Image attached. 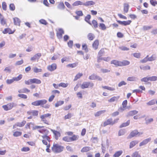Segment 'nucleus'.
<instances>
[{
	"label": "nucleus",
	"mask_w": 157,
	"mask_h": 157,
	"mask_svg": "<svg viewBox=\"0 0 157 157\" xmlns=\"http://www.w3.org/2000/svg\"><path fill=\"white\" fill-rule=\"evenodd\" d=\"M31 81L32 84H40L41 83V81L38 79L36 78H33L31 79Z\"/></svg>",
	"instance_id": "nucleus-32"
},
{
	"label": "nucleus",
	"mask_w": 157,
	"mask_h": 157,
	"mask_svg": "<svg viewBox=\"0 0 157 157\" xmlns=\"http://www.w3.org/2000/svg\"><path fill=\"white\" fill-rule=\"evenodd\" d=\"M30 150V149L28 147H24L21 149V151L22 152H27L29 151Z\"/></svg>",
	"instance_id": "nucleus-59"
},
{
	"label": "nucleus",
	"mask_w": 157,
	"mask_h": 157,
	"mask_svg": "<svg viewBox=\"0 0 157 157\" xmlns=\"http://www.w3.org/2000/svg\"><path fill=\"white\" fill-rule=\"evenodd\" d=\"M68 85V83L61 82L59 84V87H62L63 88H65L67 87Z\"/></svg>",
	"instance_id": "nucleus-50"
},
{
	"label": "nucleus",
	"mask_w": 157,
	"mask_h": 157,
	"mask_svg": "<svg viewBox=\"0 0 157 157\" xmlns=\"http://www.w3.org/2000/svg\"><path fill=\"white\" fill-rule=\"evenodd\" d=\"M64 101H58L55 104V106L56 107H58L64 104Z\"/></svg>",
	"instance_id": "nucleus-47"
},
{
	"label": "nucleus",
	"mask_w": 157,
	"mask_h": 157,
	"mask_svg": "<svg viewBox=\"0 0 157 157\" xmlns=\"http://www.w3.org/2000/svg\"><path fill=\"white\" fill-rule=\"evenodd\" d=\"M111 64H114L116 67H121V61L117 59H113L111 62Z\"/></svg>",
	"instance_id": "nucleus-22"
},
{
	"label": "nucleus",
	"mask_w": 157,
	"mask_h": 157,
	"mask_svg": "<svg viewBox=\"0 0 157 157\" xmlns=\"http://www.w3.org/2000/svg\"><path fill=\"white\" fill-rule=\"evenodd\" d=\"M19 93H28L30 92V90L26 88H23L18 90Z\"/></svg>",
	"instance_id": "nucleus-30"
},
{
	"label": "nucleus",
	"mask_w": 157,
	"mask_h": 157,
	"mask_svg": "<svg viewBox=\"0 0 157 157\" xmlns=\"http://www.w3.org/2000/svg\"><path fill=\"white\" fill-rule=\"evenodd\" d=\"M130 62L127 60H124L122 61H121V67L128 65L130 64Z\"/></svg>",
	"instance_id": "nucleus-33"
},
{
	"label": "nucleus",
	"mask_w": 157,
	"mask_h": 157,
	"mask_svg": "<svg viewBox=\"0 0 157 157\" xmlns=\"http://www.w3.org/2000/svg\"><path fill=\"white\" fill-rule=\"evenodd\" d=\"M133 56L137 58H140V57L141 54L140 53H134L133 54Z\"/></svg>",
	"instance_id": "nucleus-61"
},
{
	"label": "nucleus",
	"mask_w": 157,
	"mask_h": 157,
	"mask_svg": "<svg viewBox=\"0 0 157 157\" xmlns=\"http://www.w3.org/2000/svg\"><path fill=\"white\" fill-rule=\"evenodd\" d=\"M39 112L37 110H32L28 111L27 113V114L29 116L27 117L28 119H32L33 116H37Z\"/></svg>",
	"instance_id": "nucleus-10"
},
{
	"label": "nucleus",
	"mask_w": 157,
	"mask_h": 157,
	"mask_svg": "<svg viewBox=\"0 0 157 157\" xmlns=\"http://www.w3.org/2000/svg\"><path fill=\"white\" fill-rule=\"evenodd\" d=\"M125 133V131L124 129H120L118 132V135L119 136L123 135Z\"/></svg>",
	"instance_id": "nucleus-58"
},
{
	"label": "nucleus",
	"mask_w": 157,
	"mask_h": 157,
	"mask_svg": "<svg viewBox=\"0 0 157 157\" xmlns=\"http://www.w3.org/2000/svg\"><path fill=\"white\" fill-rule=\"evenodd\" d=\"M138 143V141L136 140H133L131 141L129 144V148H131L134 147Z\"/></svg>",
	"instance_id": "nucleus-28"
},
{
	"label": "nucleus",
	"mask_w": 157,
	"mask_h": 157,
	"mask_svg": "<svg viewBox=\"0 0 157 157\" xmlns=\"http://www.w3.org/2000/svg\"><path fill=\"white\" fill-rule=\"evenodd\" d=\"M119 120V118H117L114 120L112 118L107 119L103 123V126L105 127L108 125H113L117 123Z\"/></svg>",
	"instance_id": "nucleus-5"
},
{
	"label": "nucleus",
	"mask_w": 157,
	"mask_h": 157,
	"mask_svg": "<svg viewBox=\"0 0 157 157\" xmlns=\"http://www.w3.org/2000/svg\"><path fill=\"white\" fill-rule=\"evenodd\" d=\"M16 106V104L13 102H10L2 106V108L5 111L10 110Z\"/></svg>",
	"instance_id": "nucleus-6"
},
{
	"label": "nucleus",
	"mask_w": 157,
	"mask_h": 157,
	"mask_svg": "<svg viewBox=\"0 0 157 157\" xmlns=\"http://www.w3.org/2000/svg\"><path fill=\"white\" fill-rule=\"evenodd\" d=\"M141 81L143 82H147L148 81H150L149 77H144L141 79Z\"/></svg>",
	"instance_id": "nucleus-62"
},
{
	"label": "nucleus",
	"mask_w": 157,
	"mask_h": 157,
	"mask_svg": "<svg viewBox=\"0 0 157 157\" xmlns=\"http://www.w3.org/2000/svg\"><path fill=\"white\" fill-rule=\"evenodd\" d=\"M57 67V64L56 63H53L47 67V69L50 71H52L56 70Z\"/></svg>",
	"instance_id": "nucleus-15"
},
{
	"label": "nucleus",
	"mask_w": 157,
	"mask_h": 157,
	"mask_svg": "<svg viewBox=\"0 0 157 157\" xmlns=\"http://www.w3.org/2000/svg\"><path fill=\"white\" fill-rule=\"evenodd\" d=\"M155 103L154 99H152L147 103V104L148 105H154Z\"/></svg>",
	"instance_id": "nucleus-60"
},
{
	"label": "nucleus",
	"mask_w": 157,
	"mask_h": 157,
	"mask_svg": "<svg viewBox=\"0 0 157 157\" xmlns=\"http://www.w3.org/2000/svg\"><path fill=\"white\" fill-rule=\"evenodd\" d=\"M44 127V126L36 125L33 127V129L38 130V131L41 133L48 134L49 132L48 130L46 129H41Z\"/></svg>",
	"instance_id": "nucleus-7"
},
{
	"label": "nucleus",
	"mask_w": 157,
	"mask_h": 157,
	"mask_svg": "<svg viewBox=\"0 0 157 157\" xmlns=\"http://www.w3.org/2000/svg\"><path fill=\"white\" fill-rule=\"evenodd\" d=\"M130 123V121L129 120H128L126 122H124L122 123L120 126V128H122L124 127H125L128 126Z\"/></svg>",
	"instance_id": "nucleus-36"
},
{
	"label": "nucleus",
	"mask_w": 157,
	"mask_h": 157,
	"mask_svg": "<svg viewBox=\"0 0 157 157\" xmlns=\"http://www.w3.org/2000/svg\"><path fill=\"white\" fill-rule=\"evenodd\" d=\"M51 131L54 135L55 139L58 140L59 137L61 136L60 133L59 131L54 130H52Z\"/></svg>",
	"instance_id": "nucleus-21"
},
{
	"label": "nucleus",
	"mask_w": 157,
	"mask_h": 157,
	"mask_svg": "<svg viewBox=\"0 0 157 157\" xmlns=\"http://www.w3.org/2000/svg\"><path fill=\"white\" fill-rule=\"evenodd\" d=\"M106 111L105 110H100L94 114V116L95 117H98L100 116L102 114L105 112Z\"/></svg>",
	"instance_id": "nucleus-39"
},
{
	"label": "nucleus",
	"mask_w": 157,
	"mask_h": 157,
	"mask_svg": "<svg viewBox=\"0 0 157 157\" xmlns=\"http://www.w3.org/2000/svg\"><path fill=\"white\" fill-rule=\"evenodd\" d=\"M41 136L42 138V142L43 144L45 145H48V143H50L51 141V138L49 136H48V134H45Z\"/></svg>",
	"instance_id": "nucleus-11"
},
{
	"label": "nucleus",
	"mask_w": 157,
	"mask_h": 157,
	"mask_svg": "<svg viewBox=\"0 0 157 157\" xmlns=\"http://www.w3.org/2000/svg\"><path fill=\"white\" fill-rule=\"evenodd\" d=\"M91 18V16L90 15H87L85 17V20L87 23L90 24V20Z\"/></svg>",
	"instance_id": "nucleus-57"
},
{
	"label": "nucleus",
	"mask_w": 157,
	"mask_h": 157,
	"mask_svg": "<svg viewBox=\"0 0 157 157\" xmlns=\"http://www.w3.org/2000/svg\"><path fill=\"white\" fill-rule=\"evenodd\" d=\"M99 45V40H96L93 43L92 47L94 49L97 50L98 48Z\"/></svg>",
	"instance_id": "nucleus-25"
},
{
	"label": "nucleus",
	"mask_w": 157,
	"mask_h": 157,
	"mask_svg": "<svg viewBox=\"0 0 157 157\" xmlns=\"http://www.w3.org/2000/svg\"><path fill=\"white\" fill-rule=\"evenodd\" d=\"M13 136L14 137L20 136L22 134V132L21 131L14 130L13 131Z\"/></svg>",
	"instance_id": "nucleus-24"
},
{
	"label": "nucleus",
	"mask_w": 157,
	"mask_h": 157,
	"mask_svg": "<svg viewBox=\"0 0 157 157\" xmlns=\"http://www.w3.org/2000/svg\"><path fill=\"white\" fill-rule=\"evenodd\" d=\"M122 151H119L116 152L113 155V157H119L122 154Z\"/></svg>",
	"instance_id": "nucleus-43"
},
{
	"label": "nucleus",
	"mask_w": 157,
	"mask_h": 157,
	"mask_svg": "<svg viewBox=\"0 0 157 157\" xmlns=\"http://www.w3.org/2000/svg\"><path fill=\"white\" fill-rule=\"evenodd\" d=\"M102 88L104 89H106L110 91H114L115 89L114 87H112L107 86H102Z\"/></svg>",
	"instance_id": "nucleus-41"
},
{
	"label": "nucleus",
	"mask_w": 157,
	"mask_h": 157,
	"mask_svg": "<svg viewBox=\"0 0 157 157\" xmlns=\"http://www.w3.org/2000/svg\"><path fill=\"white\" fill-rule=\"evenodd\" d=\"M145 121L146 123V124H148L153 121V119L152 118H148V117H146L145 118Z\"/></svg>",
	"instance_id": "nucleus-48"
},
{
	"label": "nucleus",
	"mask_w": 157,
	"mask_h": 157,
	"mask_svg": "<svg viewBox=\"0 0 157 157\" xmlns=\"http://www.w3.org/2000/svg\"><path fill=\"white\" fill-rule=\"evenodd\" d=\"M18 96L20 98H21L26 99L27 98V96L26 95L24 94H19L18 95Z\"/></svg>",
	"instance_id": "nucleus-56"
},
{
	"label": "nucleus",
	"mask_w": 157,
	"mask_h": 157,
	"mask_svg": "<svg viewBox=\"0 0 157 157\" xmlns=\"http://www.w3.org/2000/svg\"><path fill=\"white\" fill-rule=\"evenodd\" d=\"M22 77V75L21 74L19 75L17 77H14L12 79H7L6 82L7 84H10L12 83L14 81H18L21 80Z\"/></svg>",
	"instance_id": "nucleus-12"
},
{
	"label": "nucleus",
	"mask_w": 157,
	"mask_h": 157,
	"mask_svg": "<svg viewBox=\"0 0 157 157\" xmlns=\"http://www.w3.org/2000/svg\"><path fill=\"white\" fill-rule=\"evenodd\" d=\"M72 116V115L71 113H68L67 115H66L64 117V120H67L69 119Z\"/></svg>",
	"instance_id": "nucleus-54"
},
{
	"label": "nucleus",
	"mask_w": 157,
	"mask_h": 157,
	"mask_svg": "<svg viewBox=\"0 0 157 157\" xmlns=\"http://www.w3.org/2000/svg\"><path fill=\"white\" fill-rule=\"evenodd\" d=\"M143 134V132H139L137 130L135 129L130 132L127 138L128 139H131L134 137L140 136Z\"/></svg>",
	"instance_id": "nucleus-8"
},
{
	"label": "nucleus",
	"mask_w": 157,
	"mask_h": 157,
	"mask_svg": "<svg viewBox=\"0 0 157 157\" xmlns=\"http://www.w3.org/2000/svg\"><path fill=\"white\" fill-rule=\"evenodd\" d=\"M51 114L49 113H47L42 115L40 116V118L41 121L44 124L47 125L50 124V121L49 118H50Z\"/></svg>",
	"instance_id": "nucleus-3"
},
{
	"label": "nucleus",
	"mask_w": 157,
	"mask_h": 157,
	"mask_svg": "<svg viewBox=\"0 0 157 157\" xmlns=\"http://www.w3.org/2000/svg\"><path fill=\"white\" fill-rule=\"evenodd\" d=\"M13 22L15 25L20 26L21 21L18 17H15L13 18Z\"/></svg>",
	"instance_id": "nucleus-26"
},
{
	"label": "nucleus",
	"mask_w": 157,
	"mask_h": 157,
	"mask_svg": "<svg viewBox=\"0 0 157 157\" xmlns=\"http://www.w3.org/2000/svg\"><path fill=\"white\" fill-rule=\"evenodd\" d=\"M119 96H117V97L113 96L110 98L109 100H108L109 102H112L116 101H117L119 98Z\"/></svg>",
	"instance_id": "nucleus-38"
},
{
	"label": "nucleus",
	"mask_w": 157,
	"mask_h": 157,
	"mask_svg": "<svg viewBox=\"0 0 157 157\" xmlns=\"http://www.w3.org/2000/svg\"><path fill=\"white\" fill-rule=\"evenodd\" d=\"M141 69L143 70H149L150 69V67L148 65L146 66H142L140 67Z\"/></svg>",
	"instance_id": "nucleus-53"
},
{
	"label": "nucleus",
	"mask_w": 157,
	"mask_h": 157,
	"mask_svg": "<svg viewBox=\"0 0 157 157\" xmlns=\"http://www.w3.org/2000/svg\"><path fill=\"white\" fill-rule=\"evenodd\" d=\"M78 63H71L67 64V67H68L74 68L76 67L78 65Z\"/></svg>",
	"instance_id": "nucleus-42"
},
{
	"label": "nucleus",
	"mask_w": 157,
	"mask_h": 157,
	"mask_svg": "<svg viewBox=\"0 0 157 157\" xmlns=\"http://www.w3.org/2000/svg\"><path fill=\"white\" fill-rule=\"evenodd\" d=\"M84 3L81 1H77L75 2L72 5L74 6H77L78 5H83Z\"/></svg>",
	"instance_id": "nucleus-37"
},
{
	"label": "nucleus",
	"mask_w": 157,
	"mask_h": 157,
	"mask_svg": "<svg viewBox=\"0 0 157 157\" xmlns=\"http://www.w3.org/2000/svg\"><path fill=\"white\" fill-rule=\"evenodd\" d=\"M26 121L25 120L23 121L22 122H18L15 125H14L13 126V128H15V126H16L17 127H23L26 123Z\"/></svg>",
	"instance_id": "nucleus-18"
},
{
	"label": "nucleus",
	"mask_w": 157,
	"mask_h": 157,
	"mask_svg": "<svg viewBox=\"0 0 157 157\" xmlns=\"http://www.w3.org/2000/svg\"><path fill=\"white\" fill-rule=\"evenodd\" d=\"M150 81L151 82H155L157 81V76H152L149 77Z\"/></svg>",
	"instance_id": "nucleus-52"
},
{
	"label": "nucleus",
	"mask_w": 157,
	"mask_h": 157,
	"mask_svg": "<svg viewBox=\"0 0 157 157\" xmlns=\"http://www.w3.org/2000/svg\"><path fill=\"white\" fill-rule=\"evenodd\" d=\"M105 53L104 49H101L99 52L98 55V56H102L103 54Z\"/></svg>",
	"instance_id": "nucleus-64"
},
{
	"label": "nucleus",
	"mask_w": 157,
	"mask_h": 157,
	"mask_svg": "<svg viewBox=\"0 0 157 157\" xmlns=\"http://www.w3.org/2000/svg\"><path fill=\"white\" fill-rule=\"evenodd\" d=\"M47 102V100L45 99L38 100L32 102V105L35 106L40 105L45 109H48L50 107L49 105L47 104L44 105L45 104H46Z\"/></svg>",
	"instance_id": "nucleus-2"
},
{
	"label": "nucleus",
	"mask_w": 157,
	"mask_h": 157,
	"mask_svg": "<svg viewBox=\"0 0 157 157\" xmlns=\"http://www.w3.org/2000/svg\"><path fill=\"white\" fill-rule=\"evenodd\" d=\"M65 135L68 136H64L62 138L63 141L66 142H71L78 140L79 136L73 134V132L71 131L66 132Z\"/></svg>",
	"instance_id": "nucleus-1"
},
{
	"label": "nucleus",
	"mask_w": 157,
	"mask_h": 157,
	"mask_svg": "<svg viewBox=\"0 0 157 157\" xmlns=\"http://www.w3.org/2000/svg\"><path fill=\"white\" fill-rule=\"evenodd\" d=\"M132 157H141V156L138 151H136L132 153Z\"/></svg>",
	"instance_id": "nucleus-46"
},
{
	"label": "nucleus",
	"mask_w": 157,
	"mask_h": 157,
	"mask_svg": "<svg viewBox=\"0 0 157 157\" xmlns=\"http://www.w3.org/2000/svg\"><path fill=\"white\" fill-rule=\"evenodd\" d=\"M64 33V31L62 29H59L56 32V36L58 38L61 39Z\"/></svg>",
	"instance_id": "nucleus-17"
},
{
	"label": "nucleus",
	"mask_w": 157,
	"mask_h": 157,
	"mask_svg": "<svg viewBox=\"0 0 157 157\" xmlns=\"http://www.w3.org/2000/svg\"><path fill=\"white\" fill-rule=\"evenodd\" d=\"M33 71L36 73L41 72L42 71V69H39L37 67H34L33 68Z\"/></svg>",
	"instance_id": "nucleus-55"
},
{
	"label": "nucleus",
	"mask_w": 157,
	"mask_h": 157,
	"mask_svg": "<svg viewBox=\"0 0 157 157\" xmlns=\"http://www.w3.org/2000/svg\"><path fill=\"white\" fill-rule=\"evenodd\" d=\"M88 39L90 41L93 40L95 38L94 35L91 33L88 34L87 36Z\"/></svg>",
	"instance_id": "nucleus-35"
},
{
	"label": "nucleus",
	"mask_w": 157,
	"mask_h": 157,
	"mask_svg": "<svg viewBox=\"0 0 157 157\" xmlns=\"http://www.w3.org/2000/svg\"><path fill=\"white\" fill-rule=\"evenodd\" d=\"M94 86V84L90 82H84L81 85L80 87L82 89H84L89 88H92Z\"/></svg>",
	"instance_id": "nucleus-9"
},
{
	"label": "nucleus",
	"mask_w": 157,
	"mask_h": 157,
	"mask_svg": "<svg viewBox=\"0 0 157 157\" xmlns=\"http://www.w3.org/2000/svg\"><path fill=\"white\" fill-rule=\"evenodd\" d=\"M58 6L57 7L58 9L62 10H63L65 8V6L64 4V3L62 2H60L57 3Z\"/></svg>",
	"instance_id": "nucleus-27"
},
{
	"label": "nucleus",
	"mask_w": 157,
	"mask_h": 157,
	"mask_svg": "<svg viewBox=\"0 0 157 157\" xmlns=\"http://www.w3.org/2000/svg\"><path fill=\"white\" fill-rule=\"evenodd\" d=\"M83 75V74L82 73H78L75 76L74 80H77L78 79L80 78Z\"/></svg>",
	"instance_id": "nucleus-51"
},
{
	"label": "nucleus",
	"mask_w": 157,
	"mask_h": 157,
	"mask_svg": "<svg viewBox=\"0 0 157 157\" xmlns=\"http://www.w3.org/2000/svg\"><path fill=\"white\" fill-rule=\"evenodd\" d=\"M2 7L3 10L6 11L7 9V5L6 2H3L2 3Z\"/></svg>",
	"instance_id": "nucleus-49"
},
{
	"label": "nucleus",
	"mask_w": 157,
	"mask_h": 157,
	"mask_svg": "<svg viewBox=\"0 0 157 157\" xmlns=\"http://www.w3.org/2000/svg\"><path fill=\"white\" fill-rule=\"evenodd\" d=\"M129 8V5L127 3H124V13H128Z\"/></svg>",
	"instance_id": "nucleus-29"
},
{
	"label": "nucleus",
	"mask_w": 157,
	"mask_h": 157,
	"mask_svg": "<svg viewBox=\"0 0 157 157\" xmlns=\"http://www.w3.org/2000/svg\"><path fill=\"white\" fill-rule=\"evenodd\" d=\"M63 146L60 145L59 144H54L52 147V150L53 152L55 153H60L64 149Z\"/></svg>",
	"instance_id": "nucleus-4"
},
{
	"label": "nucleus",
	"mask_w": 157,
	"mask_h": 157,
	"mask_svg": "<svg viewBox=\"0 0 157 157\" xmlns=\"http://www.w3.org/2000/svg\"><path fill=\"white\" fill-rule=\"evenodd\" d=\"M127 101L126 100H124L122 103V106L123 108L125 109L126 107L127 104Z\"/></svg>",
	"instance_id": "nucleus-63"
},
{
	"label": "nucleus",
	"mask_w": 157,
	"mask_h": 157,
	"mask_svg": "<svg viewBox=\"0 0 157 157\" xmlns=\"http://www.w3.org/2000/svg\"><path fill=\"white\" fill-rule=\"evenodd\" d=\"M82 49L84 50L86 52H87L88 51V47L87 45L86 44H83L82 45Z\"/></svg>",
	"instance_id": "nucleus-45"
},
{
	"label": "nucleus",
	"mask_w": 157,
	"mask_h": 157,
	"mask_svg": "<svg viewBox=\"0 0 157 157\" xmlns=\"http://www.w3.org/2000/svg\"><path fill=\"white\" fill-rule=\"evenodd\" d=\"M138 112L136 110H133L129 111L128 113L127 116L128 117L132 116L137 114Z\"/></svg>",
	"instance_id": "nucleus-31"
},
{
	"label": "nucleus",
	"mask_w": 157,
	"mask_h": 157,
	"mask_svg": "<svg viewBox=\"0 0 157 157\" xmlns=\"http://www.w3.org/2000/svg\"><path fill=\"white\" fill-rule=\"evenodd\" d=\"M9 9L10 11H13L15 10V6L13 3H11L9 6Z\"/></svg>",
	"instance_id": "nucleus-44"
},
{
	"label": "nucleus",
	"mask_w": 157,
	"mask_h": 157,
	"mask_svg": "<svg viewBox=\"0 0 157 157\" xmlns=\"http://www.w3.org/2000/svg\"><path fill=\"white\" fill-rule=\"evenodd\" d=\"M95 4L94 2L92 1H90L86 2L85 3H84L83 5L87 6L94 5Z\"/></svg>",
	"instance_id": "nucleus-34"
},
{
	"label": "nucleus",
	"mask_w": 157,
	"mask_h": 157,
	"mask_svg": "<svg viewBox=\"0 0 157 157\" xmlns=\"http://www.w3.org/2000/svg\"><path fill=\"white\" fill-rule=\"evenodd\" d=\"M89 79L90 80H97L99 81H101L102 80L101 77L97 75L94 73H93L90 75L89 77Z\"/></svg>",
	"instance_id": "nucleus-13"
},
{
	"label": "nucleus",
	"mask_w": 157,
	"mask_h": 157,
	"mask_svg": "<svg viewBox=\"0 0 157 157\" xmlns=\"http://www.w3.org/2000/svg\"><path fill=\"white\" fill-rule=\"evenodd\" d=\"M16 31L15 29L13 30L11 29L10 28H5L2 31V33L4 34L8 33L9 34H13Z\"/></svg>",
	"instance_id": "nucleus-14"
},
{
	"label": "nucleus",
	"mask_w": 157,
	"mask_h": 157,
	"mask_svg": "<svg viewBox=\"0 0 157 157\" xmlns=\"http://www.w3.org/2000/svg\"><path fill=\"white\" fill-rule=\"evenodd\" d=\"M151 140V138H149L143 140L142 142L140 143L139 144V146L140 147L144 145L147 144L149 142H150Z\"/></svg>",
	"instance_id": "nucleus-23"
},
{
	"label": "nucleus",
	"mask_w": 157,
	"mask_h": 157,
	"mask_svg": "<svg viewBox=\"0 0 157 157\" xmlns=\"http://www.w3.org/2000/svg\"><path fill=\"white\" fill-rule=\"evenodd\" d=\"M75 13L77 15L74 16V17L77 20L79 19L80 17L82 16L83 15V12L81 10H77L75 11Z\"/></svg>",
	"instance_id": "nucleus-20"
},
{
	"label": "nucleus",
	"mask_w": 157,
	"mask_h": 157,
	"mask_svg": "<svg viewBox=\"0 0 157 157\" xmlns=\"http://www.w3.org/2000/svg\"><path fill=\"white\" fill-rule=\"evenodd\" d=\"M90 150V147L88 146L83 147L81 150L82 152H85L89 151Z\"/></svg>",
	"instance_id": "nucleus-40"
},
{
	"label": "nucleus",
	"mask_w": 157,
	"mask_h": 157,
	"mask_svg": "<svg viewBox=\"0 0 157 157\" xmlns=\"http://www.w3.org/2000/svg\"><path fill=\"white\" fill-rule=\"evenodd\" d=\"M117 22L120 24L124 26H126L130 25L132 22V21L131 20H128L127 21H121L120 20H117Z\"/></svg>",
	"instance_id": "nucleus-19"
},
{
	"label": "nucleus",
	"mask_w": 157,
	"mask_h": 157,
	"mask_svg": "<svg viewBox=\"0 0 157 157\" xmlns=\"http://www.w3.org/2000/svg\"><path fill=\"white\" fill-rule=\"evenodd\" d=\"M0 22L2 25H7L6 19L1 13H0Z\"/></svg>",
	"instance_id": "nucleus-16"
}]
</instances>
